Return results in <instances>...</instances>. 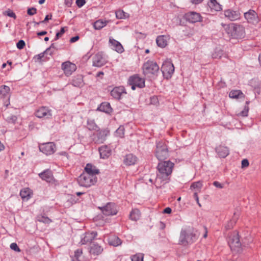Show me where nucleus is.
Returning <instances> with one entry per match:
<instances>
[{
	"instance_id": "nucleus-1",
	"label": "nucleus",
	"mask_w": 261,
	"mask_h": 261,
	"mask_svg": "<svg viewBox=\"0 0 261 261\" xmlns=\"http://www.w3.org/2000/svg\"><path fill=\"white\" fill-rule=\"evenodd\" d=\"M99 173V170L94 164H86L84 171L77 178L79 185L85 188L94 186L97 182L96 175Z\"/></svg>"
},
{
	"instance_id": "nucleus-2",
	"label": "nucleus",
	"mask_w": 261,
	"mask_h": 261,
	"mask_svg": "<svg viewBox=\"0 0 261 261\" xmlns=\"http://www.w3.org/2000/svg\"><path fill=\"white\" fill-rule=\"evenodd\" d=\"M198 237L194 228L188 227L182 229L179 237V244L184 246L194 243Z\"/></svg>"
},
{
	"instance_id": "nucleus-3",
	"label": "nucleus",
	"mask_w": 261,
	"mask_h": 261,
	"mask_svg": "<svg viewBox=\"0 0 261 261\" xmlns=\"http://www.w3.org/2000/svg\"><path fill=\"white\" fill-rule=\"evenodd\" d=\"M144 75L148 78H154L159 73L160 67L155 62L148 60L142 66Z\"/></svg>"
},
{
	"instance_id": "nucleus-4",
	"label": "nucleus",
	"mask_w": 261,
	"mask_h": 261,
	"mask_svg": "<svg viewBox=\"0 0 261 261\" xmlns=\"http://www.w3.org/2000/svg\"><path fill=\"white\" fill-rule=\"evenodd\" d=\"M228 36L233 39H241L245 35V28L241 25L232 23L226 29Z\"/></svg>"
},
{
	"instance_id": "nucleus-5",
	"label": "nucleus",
	"mask_w": 261,
	"mask_h": 261,
	"mask_svg": "<svg viewBox=\"0 0 261 261\" xmlns=\"http://www.w3.org/2000/svg\"><path fill=\"white\" fill-rule=\"evenodd\" d=\"M155 155L160 163H172L170 161H165L168 156V149L166 145L163 142H159L156 144Z\"/></svg>"
},
{
	"instance_id": "nucleus-6",
	"label": "nucleus",
	"mask_w": 261,
	"mask_h": 261,
	"mask_svg": "<svg viewBox=\"0 0 261 261\" xmlns=\"http://www.w3.org/2000/svg\"><path fill=\"white\" fill-rule=\"evenodd\" d=\"M161 70L163 76L169 79L171 78L174 71V67L170 61L166 60L163 62Z\"/></svg>"
},
{
	"instance_id": "nucleus-7",
	"label": "nucleus",
	"mask_w": 261,
	"mask_h": 261,
	"mask_svg": "<svg viewBox=\"0 0 261 261\" xmlns=\"http://www.w3.org/2000/svg\"><path fill=\"white\" fill-rule=\"evenodd\" d=\"M39 150L48 155L53 154L56 150V146L54 142H47L39 145Z\"/></svg>"
},
{
	"instance_id": "nucleus-8",
	"label": "nucleus",
	"mask_w": 261,
	"mask_h": 261,
	"mask_svg": "<svg viewBox=\"0 0 261 261\" xmlns=\"http://www.w3.org/2000/svg\"><path fill=\"white\" fill-rule=\"evenodd\" d=\"M129 84L132 86V90H135L136 87L139 88H143L145 86V80L140 77L138 75H135L129 77Z\"/></svg>"
},
{
	"instance_id": "nucleus-9",
	"label": "nucleus",
	"mask_w": 261,
	"mask_h": 261,
	"mask_svg": "<svg viewBox=\"0 0 261 261\" xmlns=\"http://www.w3.org/2000/svg\"><path fill=\"white\" fill-rule=\"evenodd\" d=\"M244 15L245 18L249 23L256 25L259 21L257 14L253 10H249L248 12L244 13Z\"/></svg>"
},
{
	"instance_id": "nucleus-10",
	"label": "nucleus",
	"mask_w": 261,
	"mask_h": 261,
	"mask_svg": "<svg viewBox=\"0 0 261 261\" xmlns=\"http://www.w3.org/2000/svg\"><path fill=\"white\" fill-rule=\"evenodd\" d=\"M173 164H158V170L159 175L163 177H167L171 174Z\"/></svg>"
},
{
	"instance_id": "nucleus-11",
	"label": "nucleus",
	"mask_w": 261,
	"mask_h": 261,
	"mask_svg": "<svg viewBox=\"0 0 261 261\" xmlns=\"http://www.w3.org/2000/svg\"><path fill=\"white\" fill-rule=\"evenodd\" d=\"M228 244L232 250L237 252L241 250V244L238 234H235L229 238Z\"/></svg>"
},
{
	"instance_id": "nucleus-12",
	"label": "nucleus",
	"mask_w": 261,
	"mask_h": 261,
	"mask_svg": "<svg viewBox=\"0 0 261 261\" xmlns=\"http://www.w3.org/2000/svg\"><path fill=\"white\" fill-rule=\"evenodd\" d=\"M99 208L101 209L102 213L107 216L114 215L117 213L115 205L113 203H108L105 206Z\"/></svg>"
},
{
	"instance_id": "nucleus-13",
	"label": "nucleus",
	"mask_w": 261,
	"mask_h": 261,
	"mask_svg": "<svg viewBox=\"0 0 261 261\" xmlns=\"http://www.w3.org/2000/svg\"><path fill=\"white\" fill-rule=\"evenodd\" d=\"M93 66L100 67L107 63L106 60L101 53H98L93 57Z\"/></svg>"
},
{
	"instance_id": "nucleus-14",
	"label": "nucleus",
	"mask_w": 261,
	"mask_h": 261,
	"mask_svg": "<svg viewBox=\"0 0 261 261\" xmlns=\"http://www.w3.org/2000/svg\"><path fill=\"white\" fill-rule=\"evenodd\" d=\"M62 69L67 76H69L76 70V66L74 64L67 61L62 63Z\"/></svg>"
},
{
	"instance_id": "nucleus-15",
	"label": "nucleus",
	"mask_w": 261,
	"mask_h": 261,
	"mask_svg": "<svg viewBox=\"0 0 261 261\" xmlns=\"http://www.w3.org/2000/svg\"><path fill=\"white\" fill-rule=\"evenodd\" d=\"M225 17L230 21H235L240 17V13L238 11L227 9L224 11Z\"/></svg>"
},
{
	"instance_id": "nucleus-16",
	"label": "nucleus",
	"mask_w": 261,
	"mask_h": 261,
	"mask_svg": "<svg viewBox=\"0 0 261 261\" xmlns=\"http://www.w3.org/2000/svg\"><path fill=\"white\" fill-rule=\"evenodd\" d=\"M35 115L38 118H49L51 116V110L47 107H42L36 111Z\"/></svg>"
},
{
	"instance_id": "nucleus-17",
	"label": "nucleus",
	"mask_w": 261,
	"mask_h": 261,
	"mask_svg": "<svg viewBox=\"0 0 261 261\" xmlns=\"http://www.w3.org/2000/svg\"><path fill=\"white\" fill-rule=\"evenodd\" d=\"M185 17L187 21L191 23L200 21L202 19V17L200 14L195 12H188L185 14Z\"/></svg>"
},
{
	"instance_id": "nucleus-18",
	"label": "nucleus",
	"mask_w": 261,
	"mask_h": 261,
	"mask_svg": "<svg viewBox=\"0 0 261 261\" xmlns=\"http://www.w3.org/2000/svg\"><path fill=\"white\" fill-rule=\"evenodd\" d=\"M97 233L95 231L91 232H86L82 238L80 243L82 245H85L90 243L97 236Z\"/></svg>"
},
{
	"instance_id": "nucleus-19",
	"label": "nucleus",
	"mask_w": 261,
	"mask_h": 261,
	"mask_svg": "<svg viewBox=\"0 0 261 261\" xmlns=\"http://www.w3.org/2000/svg\"><path fill=\"white\" fill-rule=\"evenodd\" d=\"M109 132L106 129L99 131L96 135V137L93 138V141L95 143L100 144L103 143L106 140V137Z\"/></svg>"
},
{
	"instance_id": "nucleus-20",
	"label": "nucleus",
	"mask_w": 261,
	"mask_h": 261,
	"mask_svg": "<svg viewBox=\"0 0 261 261\" xmlns=\"http://www.w3.org/2000/svg\"><path fill=\"white\" fill-rule=\"evenodd\" d=\"M109 43L111 48L118 53H122L124 51V48L121 44L115 39L110 37Z\"/></svg>"
},
{
	"instance_id": "nucleus-21",
	"label": "nucleus",
	"mask_w": 261,
	"mask_h": 261,
	"mask_svg": "<svg viewBox=\"0 0 261 261\" xmlns=\"http://www.w3.org/2000/svg\"><path fill=\"white\" fill-rule=\"evenodd\" d=\"M125 89L122 86L116 87L114 88L111 92V94L113 97L116 99H119L123 94H125Z\"/></svg>"
},
{
	"instance_id": "nucleus-22",
	"label": "nucleus",
	"mask_w": 261,
	"mask_h": 261,
	"mask_svg": "<svg viewBox=\"0 0 261 261\" xmlns=\"http://www.w3.org/2000/svg\"><path fill=\"white\" fill-rule=\"evenodd\" d=\"M170 37L168 35H160L156 39V42L158 46L161 48L165 47L168 44Z\"/></svg>"
},
{
	"instance_id": "nucleus-23",
	"label": "nucleus",
	"mask_w": 261,
	"mask_h": 261,
	"mask_svg": "<svg viewBox=\"0 0 261 261\" xmlns=\"http://www.w3.org/2000/svg\"><path fill=\"white\" fill-rule=\"evenodd\" d=\"M216 152L220 158H224L229 154V149L228 147L223 145H219L215 149Z\"/></svg>"
},
{
	"instance_id": "nucleus-24",
	"label": "nucleus",
	"mask_w": 261,
	"mask_h": 261,
	"mask_svg": "<svg viewBox=\"0 0 261 261\" xmlns=\"http://www.w3.org/2000/svg\"><path fill=\"white\" fill-rule=\"evenodd\" d=\"M103 248L97 244H93L90 247L89 252L93 255H98L103 251Z\"/></svg>"
},
{
	"instance_id": "nucleus-25",
	"label": "nucleus",
	"mask_w": 261,
	"mask_h": 261,
	"mask_svg": "<svg viewBox=\"0 0 261 261\" xmlns=\"http://www.w3.org/2000/svg\"><path fill=\"white\" fill-rule=\"evenodd\" d=\"M100 158L107 159L111 154V149L107 146H102L99 148Z\"/></svg>"
},
{
	"instance_id": "nucleus-26",
	"label": "nucleus",
	"mask_w": 261,
	"mask_h": 261,
	"mask_svg": "<svg viewBox=\"0 0 261 261\" xmlns=\"http://www.w3.org/2000/svg\"><path fill=\"white\" fill-rule=\"evenodd\" d=\"M32 194V190L28 188H23L20 192V195L23 200H28L31 197Z\"/></svg>"
},
{
	"instance_id": "nucleus-27",
	"label": "nucleus",
	"mask_w": 261,
	"mask_h": 261,
	"mask_svg": "<svg viewBox=\"0 0 261 261\" xmlns=\"http://www.w3.org/2000/svg\"><path fill=\"white\" fill-rule=\"evenodd\" d=\"M39 176L47 182H51L53 180V176L51 172L48 170L44 171L39 174Z\"/></svg>"
},
{
	"instance_id": "nucleus-28",
	"label": "nucleus",
	"mask_w": 261,
	"mask_h": 261,
	"mask_svg": "<svg viewBox=\"0 0 261 261\" xmlns=\"http://www.w3.org/2000/svg\"><path fill=\"white\" fill-rule=\"evenodd\" d=\"M98 110L108 114H110L112 112V109L111 107L110 104L106 102L101 103L98 108Z\"/></svg>"
},
{
	"instance_id": "nucleus-29",
	"label": "nucleus",
	"mask_w": 261,
	"mask_h": 261,
	"mask_svg": "<svg viewBox=\"0 0 261 261\" xmlns=\"http://www.w3.org/2000/svg\"><path fill=\"white\" fill-rule=\"evenodd\" d=\"M10 89L9 87L6 85H2L0 87V97L5 98L8 97L9 98V93Z\"/></svg>"
},
{
	"instance_id": "nucleus-30",
	"label": "nucleus",
	"mask_w": 261,
	"mask_h": 261,
	"mask_svg": "<svg viewBox=\"0 0 261 261\" xmlns=\"http://www.w3.org/2000/svg\"><path fill=\"white\" fill-rule=\"evenodd\" d=\"M52 48H54V44H52L50 46L47 48L43 53H40L35 56L34 58L37 61H40L44 57L45 54H49V55L51 56L54 53V51L51 50Z\"/></svg>"
},
{
	"instance_id": "nucleus-31",
	"label": "nucleus",
	"mask_w": 261,
	"mask_h": 261,
	"mask_svg": "<svg viewBox=\"0 0 261 261\" xmlns=\"http://www.w3.org/2000/svg\"><path fill=\"white\" fill-rule=\"evenodd\" d=\"M207 5L212 10L216 11H219L222 10L221 5H220L216 0H211Z\"/></svg>"
},
{
	"instance_id": "nucleus-32",
	"label": "nucleus",
	"mask_w": 261,
	"mask_h": 261,
	"mask_svg": "<svg viewBox=\"0 0 261 261\" xmlns=\"http://www.w3.org/2000/svg\"><path fill=\"white\" fill-rule=\"evenodd\" d=\"M108 243L110 245L118 246L121 244V241L118 237L113 236L109 238Z\"/></svg>"
},
{
	"instance_id": "nucleus-33",
	"label": "nucleus",
	"mask_w": 261,
	"mask_h": 261,
	"mask_svg": "<svg viewBox=\"0 0 261 261\" xmlns=\"http://www.w3.org/2000/svg\"><path fill=\"white\" fill-rule=\"evenodd\" d=\"M229 96L233 99H238L244 97V95L240 90H232L229 92Z\"/></svg>"
},
{
	"instance_id": "nucleus-34",
	"label": "nucleus",
	"mask_w": 261,
	"mask_h": 261,
	"mask_svg": "<svg viewBox=\"0 0 261 261\" xmlns=\"http://www.w3.org/2000/svg\"><path fill=\"white\" fill-rule=\"evenodd\" d=\"M138 161L136 156L132 153H129L125 155L124 159V163H136Z\"/></svg>"
},
{
	"instance_id": "nucleus-35",
	"label": "nucleus",
	"mask_w": 261,
	"mask_h": 261,
	"mask_svg": "<svg viewBox=\"0 0 261 261\" xmlns=\"http://www.w3.org/2000/svg\"><path fill=\"white\" fill-rule=\"evenodd\" d=\"M57 155H58V158L62 162L70 161V155L65 151L60 152L58 153Z\"/></svg>"
},
{
	"instance_id": "nucleus-36",
	"label": "nucleus",
	"mask_w": 261,
	"mask_h": 261,
	"mask_svg": "<svg viewBox=\"0 0 261 261\" xmlns=\"http://www.w3.org/2000/svg\"><path fill=\"white\" fill-rule=\"evenodd\" d=\"M167 177H163L161 175L158 174L154 184L156 188H161L164 184V181Z\"/></svg>"
},
{
	"instance_id": "nucleus-37",
	"label": "nucleus",
	"mask_w": 261,
	"mask_h": 261,
	"mask_svg": "<svg viewBox=\"0 0 261 261\" xmlns=\"http://www.w3.org/2000/svg\"><path fill=\"white\" fill-rule=\"evenodd\" d=\"M72 84L74 87H81L83 85V80L81 75L74 77L72 81Z\"/></svg>"
},
{
	"instance_id": "nucleus-38",
	"label": "nucleus",
	"mask_w": 261,
	"mask_h": 261,
	"mask_svg": "<svg viewBox=\"0 0 261 261\" xmlns=\"http://www.w3.org/2000/svg\"><path fill=\"white\" fill-rule=\"evenodd\" d=\"M140 217V212L138 209L133 210L131 212L129 217L130 219L134 221H137Z\"/></svg>"
},
{
	"instance_id": "nucleus-39",
	"label": "nucleus",
	"mask_w": 261,
	"mask_h": 261,
	"mask_svg": "<svg viewBox=\"0 0 261 261\" xmlns=\"http://www.w3.org/2000/svg\"><path fill=\"white\" fill-rule=\"evenodd\" d=\"M107 21L102 20H98L93 24V27L95 30H100L106 25Z\"/></svg>"
},
{
	"instance_id": "nucleus-40",
	"label": "nucleus",
	"mask_w": 261,
	"mask_h": 261,
	"mask_svg": "<svg viewBox=\"0 0 261 261\" xmlns=\"http://www.w3.org/2000/svg\"><path fill=\"white\" fill-rule=\"evenodd\" d=\"M87 128L90 130H98V127L96 124L94 120L88 119L87 120Z\"/></svg>"
},
{
	"instance_id": "nucleus-41",
	"label": "nucleus",
	"mask_w": 261,
	"mask_h": 261,
	"mask_svg": "<svg viewBox=\"0 0 261 261\" xmlns=\"http://www.w3.org/2000/svg\"><path fill=\"white\" fill-rule=\"evenodd\" d=\"M202 187V183L201 181H199L197 182H193L191 186V189L195 190V192H200Z\"/></svg>"
},
{
	"instance_id": "nucleus-42",
	"label": "nucleus",
	"mask_w": 261,
	"mask_h": 261,
	"mask_svg": "<svg viewBox=\"0 0 261 261\" xmlns=\"http://www.w3.org/2000/svg\"><path fill=\"white\" fill-rule=\"evenodd\" d=\"M37 220L45 224H49L51 222L49 218L42 215L38 216Z\"/></svg>"
},
{
	"instance_id": "nucleus-43",
	"label": "nucleus",
	"mask_w": 261,
	"mask_h": 261,
	"mask_svg": "<svg viewBox=\"0 0 261 261\" xmlns=\"http://www.w3.org/2000/svg\"><path fill=\"white\" fill-rule=\"evenodd\" d=\"M144 255L142 253H137L131 257L132 261H143Z\"/></svg>"
},
{
	"instance_id": "nucleus-44",
	"label": "nucleus",
	"mask_w": 261,
	"mask_h": 261,
	"mask_svg": "<svg viewBox=\"0 0 261 261\" xmlns=\"http://www.w3.org/2000/svg\"><path fill=\"white\" fill-rule=\"evenodd\" d=\"M115 135L120 138H123L124 135V128L120 126L115 132Z\"/></svg>"
},
{
	"instance_id": "nucleus-45",
	"label": "nucleus",
	"mask_w": 261,
	"mask_h": 261,
	"mask_svg": "<svg viewBox=\"0 0 261 261\" xmlns=\"http://www.w3.org/2000/svg\"><path fill=\"white\" fill-rule=\"evenodd\" d=\"M223 55V50L216 48L212 54V58L214 59H219Z\"/></svg>"
},
{
	"instance_id": "nucleus-46",
	"label": "nucleus",
	"mask_w": 261,
	"mask_h": 261,
	"mask_svg": "<svg viewBox=\"0 0 261 261\" xmlns=\"http://www.w3.org/2000/svg\"><path fill=\"white\" fill-rule=\"evenodd\" d=\"M83 254V251L81 249H78L74 252V258L77 261H81L80 257L82 256V255Z\"/></svg>"
},
{
	"instance_id": "nucleus-47",
	"label": "nucleus",
	"mask_w": 261,
	"mask_h": 261,
	"mask_svg": "<svg viewBox=\"0 0 261 261\" xmlns=\"http://www.w3.org/2000/svg\"><path fill=\"white\" fill-rule=\"evenodd\" d=\"M115 14L118 19H123L125 18V13L122 10H118L116 11Z\"/></svg>"
},
{
	"instance_id": "nucleus-48",
	"label": "nucleus",
	"mask_w": 261,
	"mask_h": 261,
	"mask_svg": "<svg viewBox=\"0 0 261 261\" xmlns=\"http://www.w3.org/2000/svg\"><path fill=\"white\" fill-rule=\"evenodd\" d=\"M249 111V107L248 106H245L244 107V110L240 112L239 113H238V115L242 116V117H245L248 115V113Z\"/></svg>"
},
{
	"instance_id": "nucleus-49",
	"label": "nucleus",
	"mask_w": 261,
	"mask_h": 261,
	"mask_svg": "<svg viewBox=\"0 0 261 261\" xmlns=\"http://www.w3.org/2000/svg\"><path fill=\"white\" fill-rule=\"evenodd\" d=\"M4 15H6L10 17H12L14 19H16V16L15 14L10 9H8L4 12Z\"/></svg>"
},
{
	"instance_id": "nucleus-50",
	"label": "nucleus",
	"mask_w": 261,
	"mask_h": 261,
	"mask_svg": "<svg viewBox=\"0 0 261 261\" xmlns=\"http://www.w3.org/2000/svg\"><path fill=\"white\" fill-rule=\"evenodd\" d=\"M17 117L15 115H11L6 118V120L10 123H15L17 120Z\"/></svg>"
},
{
	"instance_id": "nucleus-51",
	"label": "nucleus",
	"mask_w": 261,
	"mask_h": 261,
	"mask_svg": "<svg viewBox=\"0 0 261 261\" xmlns=\"http://www.w3.org/2000/svg\"><path fill=\"white\" fill-rule=\"evenodd\" d=\"M37 12V9L34 7H32L28 9L27 13L30 16L35 14Z\"/></svg>"
},
{
	"instance_id": "nucleus-52",
	"label": "nucleus",
	"mask_w": 261,
	"mask_h": 261,
	"mask_svg": "<svg viewBox=\"0 0 261 261\" xmlns=\"http://www.w3.org/2000/svg\"><path fill=\"white\" fill-rule=\"evenodd\" d=\"M25 45V42L22 40H20L17 43L16 46L18 49H21L24 48Z\"/></svg>"
},
{
	"instance_id": "nucleus-53",
	"label": "nucleus",
	"mask_w": 261,
	"mask_h": 261,
	"mask_svg": "<svg viewBox=\"0 0 261 261\" xmlns=\"http://www.w3.org/2000/svg\"><path fill=\"white\" fill-rule=\"evenodd\" d=\"M10 248L11 249H12L16 252H19L21 251L20 249H19V248L18 247V245H17V244L15 243H12L10 245Z\"/></svg>"
},
{
	"instance_id": "nucleus-54",
	"label": "nucleus",
	"mask_w": 261,
	"mask_h": 261,
	"mask_svg": "<svg viewBox=\"0 0 261 261\" xmlns=\"http://www.w3.org/2000/svg\"><path fill=\"white\" fill-rule=\"evenodd\" d=\"M65 28H62L60 31L56 33L55 39H58L65 33Z\"/></svg>"
},
{
	"instance_id": "nucleus-55",
	"label": "nucleus",
	"mask_w": 261,
	"mask_h": 261,
	"mask_svg": "<svg viewBox=\"0 0 261 261\" xmlns=\"http://www.w3.org/2000/svg\"><path fill=\"white\" fill-rule=\"evenodd\" d=\"M85 3H86L85 0H76V4L77 6L80 8L83 6L84 5V4H85Z\"/></svg>"
},
{
	"instance_id": "nucleus-56",
	"label": "nucleus",
	"mask_w": 261,
	"mask_h": 261,
	"mask_svg": "<svg viewBox=\"0 0 261 261\" xmlns=\"http://www.w3.org/2000/svg\"><path fill=\"white\" fill-rule=\"evenodd\" d=\"M214 186H215L216 187L222 189L224 187V185L220 183L219 181H215L213 182Z\"/></svg>"
},
{
	"instance_id": "nucleus-57",
	"label": "nucleus",
	"mask_w": 261,
	"mask_h": 261,
	"mask_svg": "<svg viewBox=\"0 0 261 261\" xmlns=\"http://www.w3.org/2000/svg\"><path fill=\"white\" fill-rule=\"evenodd\" d=\"M194 198L195 199L196 202H197V203L198 204V205H199V207H201V204L199 202V198H198V193L197 192H195L194 194Z\"/></svg>"
},
{
	"instance_id": "nucleus-58",
	"label": "nucleus",
	"mask_w": 261,
	"mask_h": 261,
	"mask_svg": "<svg viewBox=\"0 0 261 261\" xmlns=\"http://www.w3.org/2000/svg\"><path fill=\"white\" fill-rule=\"evenodd\" d=\"M51 17H52V15L50 14V15H47L44 19L42 21H41V22H43V23H45L46 21H48V20H50L51 19Z\"/></svg>"
},
{
	"instance_id": "nucleus-59",
	"label": "nucleus",
	"mask_w": 261,
	"mask_h": 261,
	"mask_svg": "<svg viewBox=\"0 0 261 261\" xmlns=\"http://www.w3.org/2000/svg\"><path fill=\"white\" fill-rule=\"evenodd\" d=\"M233 226V224L232 221H230L228 222L227 225L225 226V228L226 229H231Z\"/></svg>"
},
{
	"instance_id": "nucleus-60",
	"label": "nucleus",
	"mask_w": 261,
	"mask_h": 261,
	"mask_svg": "<svg viewBox=\"0 0 261 261\" xmlns=\"http://www.w3.org/2000/svg\"><path fill=\"white\" fill-rule=\"evenodd\" d=\"M172 212L171 208L168 207L164 210L163 213L166 214H170Z\"/></svg>"
},
{
	"instance_id": "nucleus-61",
	"label": "nucleus",
	"mask_w": 261,
	"mask_h": 261,
	"mask_svg": "<svg viewBox=\"0 0 261 261\" xmlns=\"http://www.w3.org/2000/svg\"><path fill=\"white\" fill-rule=\"evenodd\" d=\"M79 39V37L78 36H76L75 37H72L70 39V42L73 43V42H75V41H76L77 40H78Z\"/></svg>"
},
{
	"instance_id": "nucleus-62",
	"label": "nucleus",
	"mask_w": 261,
	"mask_h": 261,
	"mask_svg": "<svg viewBox=\"0 0 261 261\" xmlns=\"http://www.w3.org/2000/svg\"><path fill=\"white\" fill-rule=\"evenodd\" d=\"M203 0H191V2L193 4H198L201 3Z\"/></svg>"
},
{
	"instance_id": "nucleus-63",
	"label": "nucleus",
	"mask_w": 261,
	"mask_h": 261,
	"mask_svg": "<svg viewBox=\"0 0 261 261\" xmlns=\"http://www.w3.org/2000/svg\"><path fill=\"white\" fill-rule=\"evenodd\" d=\"M65 4L66 6L69 7L71 6L72 4V1L71 0H65Z\"/></svg>"
},
{
	"instance_id": "nucleus-64",
	"label": "nucleus",
	"mask_w": 261,
	"mask_h": 261,
	"mask_svg": "<svg viewBox=\"0 0 261 261\" xmlns=\"http://www.w3.org/2000/svg\"><path fill=\"white\" fill-rule=\"evenodd\" d=\"M47 33L46 31H42V32L37 33V35L38 36H43V35L47 34Z\"/></svg>"
}]
</instances>
